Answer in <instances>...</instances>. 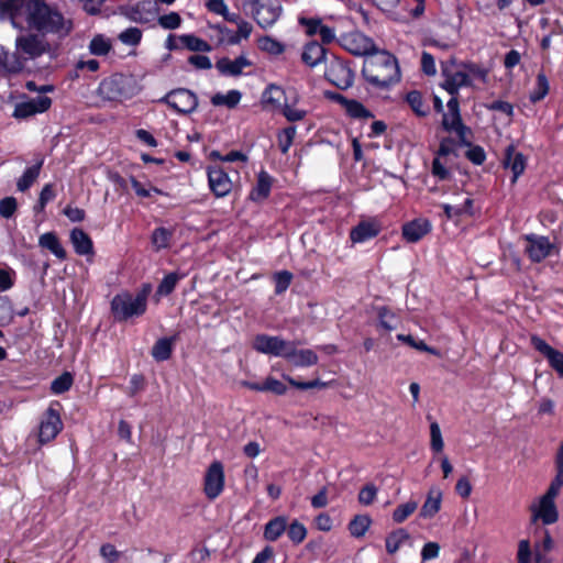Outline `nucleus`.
I'll return each instance as SVG.
<instances>
[{"label":"nucleus","instance_id":"nucleus-36","mask_svg":"<svg viewBox=\"0 0 563 563\" xmlns=\"http://www.w3.org/2000/svg\"><path fill=\"white\" fill-rule=\"evenodd\" d=\"M74 384V375L65 371L51 383V391L54 395H62L68 391Z\"/></svg>","mask_w":563,"mask_h":563},{"label":"nucleus","instance_id":"nucleus-2","mask_svg":"<svg viewBox=\"0 0 563 563\" xmlns=\"http://www.w3.org/2000/svg\"><path fill=\"white\" fill-rule=\"evenodd\" d=\"M362 74L374 87L385 88L400 78L398 62L386 51L375 52L365 57Z\"/></svg>","mask_w":563,"mask_h":563},{"label":"nucleus","instance_id":"nucleus-42","mask_svg":"<svg viewBox=\"0 0 563 563\" xmlns=\"http://www.w3.org/2000/svg\"><path fill=\"white\" fill-rule=\"evenodd\" d=\"M238 25V31L235 34H232L231 37H228L227 43L229 45H236L241 42V40H247L251 36L253 31V26L250 22L242 20Z\"/></svg>","mask_w":563,"mask_h":563},{"label":"nucleus","instance_id":"nucleus-23","mask_svg":"<svg viewBox=\"0 0 563 563\" xmlns=\"http://www.w3.org/2000/svg\"><path fill=\"white\" fill-rule=\"evenodd\" d=\"M251 65V62L245 56H239L234 60L227 57L219 59L216 64L218 70L223 75L239 76L243 69Z\"/></svg>","mask_w":563,"mask_h":563},{"label":"nucleus","instance_id":"nucleus-25","mask_svg":"<svg viewBox=\"0 0 563 563\" xmlns=\"http://www.w3.org/2000/svg\"><path fill=\"white\" fill-rule=\"evenodd\" d=\"M70 242L75 252L79 255H90L93 253V244L91 239L84 230L79 228L71 230Z\"/></svg>","mask_w":563,"mask_h":563},{"label":"nucleus","instance_id":"nucleus-55","mask_svg":"<svg viewBox=\"0 0 563 563\" xmlns=\"http://www.w3.org/2000/svg\"><path fill=\"white\" fill-rule=\"evenodd\" d=\"M146 387V379L143 374H134L130 379V385L126 389V394L130 397H135L139 393L143 391Z\"/></svg>","mask_w":563,"mask_h":563},{"label":"nucleus","instance_id":"nucleus-52","mask_svg":"<svg viewBox=\"0 0 563 563\" xmlns=\"http://www.w3.org/2000/svg\"><path fill=\"white\" fill-rule=\"evenodd\" d=\"M296 135V128L289 126L284 129L278 135V145L280 151L286 154L291 146Z\"/></svg>","mask_w":563,"mask_h":563},{"label":"nucleus","instance_id":"nucleus-28","mask_svg":"<svg viewBox=\"0 0 563 563\" xmlns=\"http://www.w3.org/2000/svg\"><path fill=\"white\" fill-rule=\"evenodd\" d=\"M410 540V534L404 528H398L389 532L385 539L386 552L394 555L402 544Z\"/></svg>","mask_w":563,"mask_h":563},{"label":"nucleus","instance_id":"nucleus-47","mask_svg":"<svg viewBox=\"0 0 563 563\" xmlns=\"http://www.w3.org/2000/svg\"><path fill=\"white\" fill-rule=\"evenodd\" d=\"M13 308L7 296H0V325L9 324L13 320Z\"/></svg>","mask_w":563,"mask_h":563},{"label":"nucleus","instance_id":"nucleus-1","mask_svg":"<svg viewBox=\"0 0 563 563\" xmlns=\"http://www.w3.org/2000/svg\"><path fill=\"white\" fill-rule=\"evenodd\" d=\"M4 19H9L14 27H21L23 19L31 30L59 40L73 30V21L43 0H0V20Z\"/></svg>","mask_w":563,"mask_h":563},{"label":"nucleus","instance_id":"nucleus-60","mask_svg":"<svg viewBox=\"0 0 563 563\" xmlns=\"http://www.w3.org/2000/svg\"><path fill=\"white\" fill-rule=\"evenodd\" d=\"M299 24L306 27V33L309 36H313L319 33V29L322 25V21L317 18H299Z\"/></svg>","mask_w":563,"mask_h":563},{"label":"nucleus","instance_id":"nucleus-20","mask_svg":"<svg viewBox=\"0 0 563 563\" xmlns=\"http://www.w3.org/2000/svg\"><path fill=\"white\" fill-rule=\"evenodd\" d=\"M380 232V225L376 220L361 221L350 232V239L353 243H363L377 236Z\"/></svg>","mask_w":563,"mask_h":563},{"label":"nucleus","instance_id":"nucleus-33","mask_svg":"<svg viewBox=\"0 0 563 563\" xmlns=\"http://www.w3.org/2000/svg\"><path fill=\"white\" fill-rule=\"evenodd\" d=\"M178 41L191 52L208 53L212 49L209 43L194 34H183L178 36Z\"/></svg>","mask_w":563,"mask_h":563},{"label":"nucleus","instance_id":"nucleus-7","mask_svg":"<svg viewBox=\"0 0 563 563\" xmlns=\"http://www.w3.org/2000/svg\"><path fill=\"white\" fill-rule=\"evenodd\" d=\"M225 485L224 467L220 461H213L203 477V493L209 500L217 499Z\"/></svg>","mask_w":563,"mask_h":563},{"label":"nucleus","instance_id":"nucleus-4","mask_svg":"<svg viewBox=\"0 0 563 563\" xmlns=\"http://www.w3.org/2000/svg\"><path fill=\"white\" fill-rule=\"evenodd\" d=\"M147 307V290H142L135 296L129 292L115 295L111 301V311L119 321H125L133 317L142 316Z\"/></svg>","mask_w":563,"mask_h":563},{"label":"nucleus","instance_id":"nucleus-31","mask_svg":"<svg viewBox=\"0 0 563 563\" xmlns=\"http://www.w3.org/2000/svg\"><path fill=\"white\" fill-rule=\"evenodd\" d=\"M372 525V518L368 515H356L347 525L349 532L354 538L365 536Z\"/></svg>","mask_w":563,"mask_h":563},{"label":"nucleus","instance_id":"nucleus-46","mask_svg":"<svg viewBox=\"0 0 563 563\" xmlns=\"http://www.w3.org/2000/svg\"><path fill=\"white\" fill-rule=\"evenodd\" d=\"M258 47L273 55H279L284 52V45L269 36L258 38Z\"/></svg>","mask_w":563,"mask_h":563},{"label":"nucleus","instance_id":"nucleus-38","mask_svg":"<svg viewBox=\"0 0 563 563\" xmlns=\"http://www.w3.org/2000/svg\"><path fill=\"white\" fill-rule=\"evenodd\" d=\"M549 80L543 73H539L537 76L536 87L530 93L531 102L536 103L542 100L549 93Z\"/></svg>","mask_w":563,"mask_h":563},{"label":"nucleus","instance_id":"nucleus-41","mask_svg":"<svg viewBox=\"0 0 563 563\" xmlns=\"http://www.w3.org/2000/svg\"><path fill=\"white\" fill-rule=\"evenodd\" d=\"M111 49V43L102 35H96L89 44V51L97 56H104Z\"/></svg>","mask_w":563,"mask_h":563},{"label":"nucleus","instance_id":"nucleus-13","mask_svg":"<svg viewBox=\"0 0 563 563\" xmlns=\"http://www.w3.org/2000/svg\"><path fill=\"white\" fill-rule=\"evenodd\" d=\"M525 251L532 262L547 258L554 247L549 238L542 235L530 234L525 238Z\"/></svg>","mask_w":563,"mask_h":563},{"label":"nucleus","instance_id":"nucleus-12","mask_svg":"<svg viewBox=\"0 0 563 563\" xmlns=\"http://www.w3.org/2000/svg\"><path fill=\"white\" fill-rule=\"evenodd\" d=\"M52 106V99L47 96L20 101L15 104L13 117L15 119H27L38 113L46 112Z\"/></svg>","mask_w":563,"mask_h":563},{"label":"nucleus","instance_id":"nucleus-8","mask_svg":"<svg viewBox=\"0 0 563 563\" xmlns=\"http://www.w3.org/2000/svg\"><path fill=\"white\" fill-rule=\"evenodd\" d=\"M159 102L168 104V107L183 114L191 113L198 107L197 96L185 88H178L169 91L159 99Z\"/></svg>","mask_w":563,"mask_h":563},{"label":"nucleus","instance_id":"nucleus-9","mask_svg":"<svg viewBox=\"0 0 563 563\" xmlns=\"http://www.w3.org/2000/svg\"><path fill=\"white\" fill-rule=\"evenodd\" d=\"M63 421L59 411L49 406L43 415L38 428V442L46 444L52 442L63 430Z\"/></svg>","mask_w":563,"mask_h":563},{"label":"nucleus","instance_id":"nucleus-44","mask_svg":"<svg viewBox=\"0 0 563 563\" xmlns=\"http://www.w3.org/2000/svg\"><path fill=\"white\" fill-rule=\"evenodd\" d=\"M378 489L373 483L364 485L357 495V500L361 505L369 506L377 497Z\"/></svg>","mask_w":563,"mask_h":563},{"label":"nucleus","instance_id":"nucleus-18","mask_svg":"<svg viewBox=\"0 0 563 563\" xmlns=\"http://www.w3.org/2000/svg\"><path fill=\"white\" fill-rule=\"evenodd\" d=\"M253 349L256 352H294L288 342L282 340L279 336H269L266 334L256 335L253 341Z\"/></svg>","mask_w":563,"mask_h":563},{"label":"nucleus","instance_id":"nucleus-54","mask_svg":"<svg viewBox=\"0 0 563 563\" xmlns=\"http://www.w3.org/2000/svg\"><path fill=\"white\" fill-rule=\"evenodd\" d=\"M142 38V32L137 27H129L119 34V40L126 45H137Z\"/></svg>","mask_w":563,"mask_h":563},{"label":"nucleus","instance_id":"nucleus-40","mask_svg":"<svg viewBox=\"0 0 563 563\" xmlns=\"http://www.w3.org/2000/svg\"><path fill=\"white\" fill-rule=\"evenodd\" d=\"M172 235V231L166 228L161 227L155 229L152 234V243L154 247L157 251L168 247Z\"/></svg>","mask_w":563,"mask_h":563},{"label":"nucleus","instance_id":"nucleus-57","mask_svg":"<svg viewBox=\"0 0 563 563\" xmlns=\"http://www.w3.org/2000/svg\"><path fill=\"white\" fill-rule=\"evenodd\" d=\"M18 209V202L14 197H5L0 200V216L10 219Z\"/></svg>","mask_w":563,"mask_h":563},{"label":"nucleus","instance_id":"nucleus-56","mask_svg":"<svg viewBox=\"0 0 563 563\" xmlns=\"http://www.w3.org/2000/svg\"><path fill=\"white\" fill-rule=\"evenodd\" d=\"M554 547V541L550 534V531L544 529L543 530V538L542 541L537 545V553H536V561L537 563H541L543 560V555L539 552L540 550L543 551V553L550 552Z\"/></svg>","mask_w":563,"mask_h":563},{"label":"nucleus","instance_id":"nucleus-39","mask_svg":"<svg viewBox=\"0 0 563 563\" xmlns=\"http://www.w3.org/2000/svg\"><path fill=\"white\" fill-rule=\"evenodd\" d=\"M278 356L279 354H275ZM290 365L311 366L318 362V354H282Z\"/></svg>","mask_w":563,"mask_h":563},{"label":"nucleus","instance_id":"nucleus-45","mask_svg":"<svg viewBox=\"0 0 563 563\" xmlns=\"http://www.w3.org/2000/svg\"><path fill=\"white\" fill-rule=\"evenodd\" d=\"M273 279L275 282V294L280 295L289 287L292 274L288 271H280L273 275Z\"/></svg>","mask_w":563,"mask_h":563},{"label":"nucleus","instance_id":"nucleus-16","mask_svg":"<svg viewBox=\"0 0 563 563\" xmlns=\"http://www.w3.org/2000/svg\"><path fill=\"white\" fill-rule=\"evenodd\" d=\"M444 81L442 87L451 95H457L462 87L471 86L470 75L464 70H450L448 67L442 68Z\"/></svg>","mask_w":563,"mask_h":563},{"label":"nucleus","instance_id":"nucleus-5","mask_svg":"<svg viewBox=\"0 0 563 563\" xmlns=\"http://www.w3.org/2000/svg\"><path fill=\"white\" fill-rule=\"evenodd\" d=\"M243 5L251 9L252 18L263 29L273 26L283 13L282 4L276 0H246Z\"/></svg>","mask_w":563,"mask_h":563},{"label":"nucleus","instance_id":"nucleus-3","mask_svg":"<svg viewBox=\"0 0 563 563\" xmlns=\"http://www.w3.org/2000/svg\"><path fill=\"white\" fill-rule=\"evenodd\" d=\"M555 476L551 481L545 494L540 498L539 506L532 509V521L540 519L543 525H553L559 520L555 498L563 487V441L554 457Z\"/></svg>","mask_w":563,"mask_h":563},{"label":"nucleus","instance_id":"nucleus-34","mask_svg":"<svg viewBox=\"0 0 563 563\" xmlns=\"http://www.w3.org/2000/svg\"><path fill=\"white\" fill-rule=\"evenodd\" d=\"M42 165L43 161H40L37 164L26 168V170L16 181V187L19 191L24 192L33 185V183L40 176Z\"/></svg>","mask_w":563,"mask_h":563},{"label":"nucleus","instance_id":"nucleus-43","mask_svg":"<svg viewBox=\"0 0 563 563\" xmlns=\"http://www.w3.org/2000/svg\"><path fill=\"white\" fill-rule=\"evenodd\" d=\"M416 501H408L396 507L393 511V520L396 523H401L410 517L417 509Z\"/></svg>","mask_w":563,"mask_h":563},{"label":"nucleus","instance_id":"nucleus-32","mask_svg":"<svg viewBox=\"0 0 563 563\" xmlns=\"http://www.w3.org/2000/svg\"><path fill=\"white\" fill-rule=\"evenodd\" d=\"M443 126L448 131H454L462 142H465L467 128L462 123L460 113H444Z\"/></svg>","mask_w":563,"mask_h":563},{"label":"nucleus","instance_id":"nucleus-6","mask_svg":"<svg viewBox=\"0 0 563 563\" xmlns=\"http://www.w3.org/2000/svg\"><path fill=\"white\" fill-rule=\"evenodd\" d=\"M15 52L19 57L24 59H34L43 54L51 53L52 46L43 35L26 34L16 37Z\"/></svg>","mask_w":563,"mask_h":563},{"label":"nucleus","instance_id":"nucleus-62","mask_svg":"<svg viewBox=\"0 0 563 563\" xmlns=\"http://www.w3.org/2000/svg\"><path fill=\"white\" fill-rule=\"evenodd\" d=\"M176 340L177 335L162 338L156 341L152 349V352H172V350L175 346Z\"/></svg>","mask_w":563,"mask_h":563},{"label":"nucleus","instance_id":"nucleus-53","mask_svg":"<svg viewBox=\"0 0 563 563\" xmlns=\"http://www.w3.org/2000/svg\"><path fill=\"white\" fill-rule=\"evenodd\" d=\"M181 16L177 12H169L168 14L158 18V24L165 30H176L181 24Z\"/></svg>","mask_w":563,"mask_h":563},{"label":"nucleus","instance_id":"nucleus-59","mask_svg":"<svg viewBox=\"0 0 563 563\" xmlns=\"http://www.w3.org/2000/svg\"><path fill=\"white\" fill-rule=\"evenodd\" d=\"M100 555L108 563H115L121 558V552L115 549V547L111 543H103L100 547Z\"/></svg>","mask_w":563,"mask_h":563},{"label":"nucleus","instance_id":"nucleus-11","mask_svg":"<svg viewBox=\"0 0 563 563\" xmlns=\"http://www.w3.org/2000/svg\"><path fill=\"white\" fill-rule=\"evenodd\" d=\"M341 45L356 56H368L374 53L373 41L361 32H351L340 40Z\"/></svg>","mask_w":563,"mask_h":563},{"label":"nucleus","instance_id":"nucleus-19","mask_svg":"<svg viewBox=\"0 0 563 563\" xmlns=\"http://www.w3.org/2000/svg\"><path fill=\"white\" fill-rule=\"evenodd\" d=\"M431 231L429 220L419 218L415 219L402 227V236L407 242L416 243Z\"/></svg>","mask_w":563,"mask_h":563},{"label":"nucleus","instance_id":"nucleus-14","mask_svg":"<svg viewBox=\"0 0 563 563\" xmlns=\"http://www.w3.org/2000/svg\"><path fill=\"white\" fill-rule=\"evenodd\" d=\"M126 78L122 75H113L103 79L98 87V93L106 100H118L125 96Z\"/></svg>","mask_w":563,"mask_h":563},{"label":"nucleus","instance_id":"nucleus-30","mask_svg":"<svg viewBox=\"0 0 563 563\" xmlns=\"http://www.w3.org/2000/svg\"><path fill=\"white\" fill-rule=\"evenodd\" d=\"M271 187V176L266 172L262 170L258 174L256 186L251 191V199L254 201H261L266 199L269 196Z\"/></svg>","mask_w":563,"mask_h":563},{"label":"nucleus","instance_id":"nucleus-48","mask_svg":"<svg viewBox=\"0 0 563 563\" xmlns=\"http://www.w3.org/2000/svg\"><path fill=\"white\" fill-rule=\"evenodd\" d=\"M397 339L401 341L407 349L419 350L422 352H434L429 349L422 340H419L411 334H398Z\"/></svg>","mask_w":563,"mask_h":563},{"label":"nucleus","instance_id":"nucleus-26","mask_svg":"<svg viewBox=\"0 0 563 563\" xmlns=\"http://www.w3.org/2000/svg\"><path fill=\"white\" fill-rule=\"evenodd\" d=\"M301 59L309 67H314L325 59V49L318 42H310L303 47Z\"/></svg>","mask_w":563,"mask_h":563},{"label":"nucleus","instance_id":"nucleus-10","mask_svg":"<svg viewBox=\"0 0 563 563\" xmlns=\"http://www.w3.org/2000/svg\"><path fill=\"white\" fill-rule=\"evenodd\" d=\"M325 77L330 82L342 90L350 88L354 81V73L350 66L336 57L330 62L325 70Z\"/></svg>","mask_w":563,"mask_h":563},{"label":"nucleus","instance_id":"nucleus-22","mask_svg":"<svg viewBox=\"0 0 563 563\" xmlns=\"http://www.w3.org/2000/svg\"><path fill=\"white\" fill-rule=\"evenodd\" d=\"M504 166L510 168L512 172L511 183H516L518 177L523 173L526 168L525 156L517 152L512 145H509L505 152Z\"/></svg>","mask_w":563,"mask_h":563},{"label":"nucleus","instance_id":"nucleus-27","mask_svg":"<svg viewBox=\"0 0 563 563\" xmlns=\"http://www.w3.org/2000/svg\"><path fill=\"white\" fill-rule=\"evenodd\" d=\"M288 520L285 516L271 519L264 527V538L269 542L277 541L287 531Z\"/></svg>","mask_w":563,"mask_h":563},{"label":"nucleus","instance_id":"nucleus-50","mask_svg":"<svg viewBox=\"0 0 563 563\" xmlns=\"http://www.w3.org/2000/svg\"><path fill=\"white\" fill-rule=\"evenodd\" d=\"M179 276L176 273L166 275L157 287V294L162 296L169 295L176 287Z\"/></svg>","mask_w":563,"mask_h":563},{"label":"nucleus","instance_id":"nucleus-17","mask_svg":"<svg viewBox=\"0 0 563 563\" xmlns=\"http://www.w3.org/2000/svg\"><path fill=\"white\" fill-rule=\"evenodd\" d=\"M156 11L152 0H143L126 9L125 15L133 22L148 23L154 19Z\"/></svg>","mask_w":563,"mask_h":563},{"label":"nucleus","instance_id":"nucleus-35","mask_svg":"<svg viewBox=\"0 0 563 563\" xmlns=\"http://www.w3.org/2000/svg\"><path fill=\"white\" fill-rule=\"evenodd\" d=\"M241 92L239 90H230L227 93H216L211 98V103L216 107L225 106L229 109L235 108L241 100Z\"/></svg>","mask_w":563,"mask_h":563},{"label":"nucleus","instance_id":"nucleus-61","mask_svg":"<svg viewBox=\"0 0 563 563\" xmlns=\"http://www.w3.org/2000/svg\"><path fill=\"white\" fill-rule=\"evenodd\" d=\"M379 323L386 330H393L397 327V317L387 309H380L379 311Z\"/></svg>","mask_w":563,"mask_h":563},{"label":"nucleus","instance_id":"nucleus-29","mask_svg":"<svg viewBox=\"0 0 563 563\" xmlns=\"http://www.w3.org/2000/svg\"><path fill=\"white\" fill-rule=\"evenodd\" d=\"M38 245L51 251L59 260L66 258V251L54 232L42 234L38 239Z\"/></svg>","mask_w":563,"mask_h":563},{"label":"nucleus","instance_id":"nucleus-58","mask_svg":"<svg viewBox=\"0 0 563 563\" xmlns=\"http://www.w3.org/2000/svg\"><path fill=\"white\" fill-rule=\"evenodd\" d=\"M264 389L265 391H271L275 395H284L287 391V386L279 379L274 377H267L264 380Z\"/></svg>","mask_w":563,"mask_h":563},{"label":"nucleus","instance_id":"nucleus-37","mask_svg":"<svg viewBox=\"0 0 563 563\" xmlns=\"http://www.w3.org/2000/svg\"><path fill=\"white\" fill-rule=\"evenodd\" d=\"M287 537L295 544H300L307 537V528L303 523L294 519L287 525Z\"/></svg>","mask_w":563,"mask_h":563},{"label":"nucleus","instance_id":"nucleus-24","mask_svg":"<svg viewBox=\"0 0 563 563\" xmlns=\"http://www.w3.org/2000/svg\"><path fill=\"white\" fill-rule=\"evenodd\" d=\"M442 492L432 487L428 492L427 498L420 509V517L433 518L441 509Z\"/></svg>","mask_w":563,"mask_h":563},{"label":"nucleus","instance_id":"nucleus-15","mask_svg":"<svg viewBox=\"0 0 563 563\" xmlns=\"http://www.w3.org/2000/svg\"><path fill=\"white\" fill-rule=\"evenodd\" d=\"M208 180L212 192L217 197L227 196L232 189V181L228 174L219 166L208 168Z\"/></svg>","mask_w":563,"mask_h":563},{"label":"nucleus","instance_id":"nucleus-63","mask_svg":"<svg viewBox=\"0 0 563 563\" xmlns=\"http://www.w3.org/2000/svg\"><path fill=\"white\" fill-rule=\"evenodd\" d=\"M518 563H531V549L528 540H521L518 545Z\"/></svg>","mask_w":563,"mask_h":563},{"label":"nucleus","instance_id":"nucleus-49","mask_svg":"<svg viewBox=\"0 0 563 563\" xmlns=\"http://www.w3.org/2000/svg\"><path fill=\"white\" fill-rule=\"evenodd\" d=\"M407 102L411 107V109L418 114V115H426L428 110L424 107L423 99L420 92L418 91H410L407 95Z\"/></svg>","mask_w":563,"mask_h":563},{"label":"nucleus","instance_id":"nucleus-21","mask_svg":"<svg viewBox=\"0 0 563 563\" xmlns=\"http://www.w3.org/2000/svg\"><path fill=\"white\" fill-rule=\"evenodd\" d=\"M333 99L340 103L353 119H369L374 117V114L357 100L347 99L340 93H334Z\"/></svg>","mask_w":563,"mask_h":563},{"label":"nucleus","instance_id":"nucleus-51","mask_svg":"<svg viewBox=\"0 0 563 563\" xmlns=\"http://www.w3.org/2000/svg\"><path fill=\"white\" fill-rule=\"evenodd\" d=\"M430 437H431V450L435 453H440L443 451L444 442L441 434V429L438 422H432L430 424Z\"/></svg>","mask_w":563,"mask_h":563},{"label":"nucleus","instance_id":"nucleus-64","mask_svg":"<svg viewBox=\"0 0 563 563\" xmlns=\"http://www.w3.org/2000/svg\"><path fill=\"white\" fill-rule=\"evenodd\" d=\"M314 526L318 530L328 532L333 527L332 518L327 512H321L314 518Z\"/></svg>","mask_w":563,"mask_h":563}]
</instances>
